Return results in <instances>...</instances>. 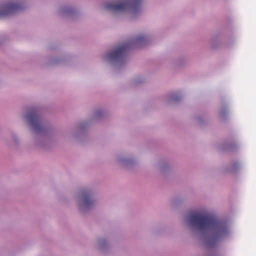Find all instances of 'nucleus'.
I'll return each instance as SVG.
<instances>
[{"instance_id": "obj_1", "label": "nucleus", "mask_w": 256, "mask_h": 256, "mask_svg": "<svg viewBox=\"0 0 256 256\" xmlns=\"http://www.w3.org/2000/svg\"><path fill=\"white\" fill-rule=\"evenodd\" d=\"M188 222L190 226L197 227L202 232H212L216 238L228 232V228L225 223L206 213L192 212L189 216Z\"/></svg>"}, {"instance_id": "obj_2", "label": "nucleus", "mask_w": 256, "mask_h": 256, "mask_svg": "<svg viewBox=\"0 0 256 256\" xmlns=\"http://www.w3.org/2000/svg\"><path fill=\"white\" fill-rule=\"evenodd\" d=\"M140 0H123L107 2L104 8L106 10L113 12H124L130 8L135 12L140 6Z\"/></svg>"}, {"instance_id": "obj_3", "label": "nucleus", "mask_w": 256, "mask_h": 256, "mask_svg": "<svg viewBox=\"0 0 256 256\" xmlns=\"http://www.w3.org/2000/svg\"><path fill=\"white\" fill-rule=\"evenodd\" d=\"M146 38L144 36H139L130 42L124 44L108 54V58L111 61H119L122 60L124 57L126 50L130 45H142L145 42Z\"/></svg>"}, {"instance_id": "obj_4", "label": "nucleus", "mask_w": 256, "mask_h": 256, "mask_svg": "<svg viewBox=\"0 0 256 256\" xmlns=\"http://www.w3.org/2000/svg\"><path fill=\"white\" fill-rule=\"evenodd\" d=\"M26 118L30 123V124L34 130L38 132L41 128L40 120V116L38 114L37 110L36 109L31 110Z\"/></svg>"}, {"instance_id": "obj_5", "label": "nucleus", "mask_w": 256, "mask_h": 256, "mask_svg": "<svg viewBox=\"0 0 256 256\" xmlns=\"http://www.w3.org/2000/svg\"><path fill=\"white\" fill-rule=\"evenodd\" d=\"M22 8L20 4L10 2L2 7V10L0 11V16H4L14 14Z\"/></svg>"}, {"instance_id": "obj_6", "label": "nucleus", "mask_w": 256, "mask_h": 256, "mask_svg": "<svg viewBox=\"0 0 256 256\" xmlns=\"http://www.w3.org/2000/svg\"><path fill=\"white\" fill-rule=\"evenodd\" d=\"M91 194L88 192H84L82 197L84 204L86 207L90 206L93 204V201L90 200Z\"/></svg>"}]
</instances>
